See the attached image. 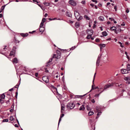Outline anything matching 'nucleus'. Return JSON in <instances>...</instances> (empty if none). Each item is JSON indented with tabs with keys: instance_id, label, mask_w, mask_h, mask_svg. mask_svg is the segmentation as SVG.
Returning <instances> with one entry per match:
<instances>
[{
	"instance_id": "nucleus-1",
	"label": "nucleus",
	"mask_w": 130,
	"mask_h": 130,
	"mask_svg": "<svg viewBox=\"0 0 130 130\" xmlns=\"http://www.w3.org/2000/svg\"><path fill=\"white\" fill-rule=\"evenodd\" d=\"M60 54H53L51 56V58L49 59V63L52 62L53 59H55L56 60L60 58Z\"/></svg>"
},
{
	"instance_id": "nucleus-2",
	"label": "nucleus",
	"mask_w": 130,
	"mask_h": 130,
	"mask_svg": "<svg viewBox=\"0 0 130 130\" xmlns=\"http://www.w3.org/2000/svg\"><path fill=\"white\" fill-rule=\"evenodd\" d=\"M74 14L76 19L78 21H79L82 19V17L81 16H79V14L77 11H75Z\"/></svg>"
},
{
	"instance_id": "nucleus-3",
	"label": "nucleus",
	"mask_w": 130,
	"mask_h": 130,
	"mask_svg": "<svg viewBox=\"0 0 130 130\" xmlns=\"http://www.w3.org/2000/svg\"><path fill=\"white\" fill-rule=\"evenodd\" d=\"M113 85L114 84L113 83H109L104 86V89L106 90L108 88H111L113 86Z\"/></svg>"
},
{
	"instance_id": "nucleus-4",
	"label": "nucleus",
	"mask_w": 130,
	"mask_h": 130,
	"mask_svg": "<svg viewBox=\"0 0 130 130\" xmlns=\"http://www.w3.org/2000/svg\"><path fill=\"white\" fill-rule=\"evenodd\" d=\"M102 56V54H100L98 56L96 63V66L97 67L99 66V63L100 62Z\"/></svg>"
},
{
	"instance_id": "nucleus-5",
	"label": "nucleus",
	"mask_w": 130,
	"mask_h": 130,
	"mask_svg": "<svg viewBox=\"0 0 130 130\" xmlns=\"http://www.w3.org/2000/svg\"><path fill=\"white\" fill-rule=\"evenodd\" d=\"M116 86L117 87H119L120 88H125L126 87V85L123 84H121L119 85L118 83H116Z\"/></svg>"
},
{
	"instance_id": "nucleus-6",
	"label": "nucleus",
	"mask_w": 130,
	"mask_h": 130,
	"mask_svg": "<svg viewBox=\"0 0 130 130\" xmlns=\"http://www.w3.org/2000/svg\"><path fill=\"white\" fill-rule=\"evenodd\" d=\"M124 79L125 81H126V83L128 84H130V76L125 77Z\"/></svg>"
},
{
	"instance_id": "nucleus-7",
	"label": "nucleus",
	"mask_w": 130,
	"mask_h": 130,
	"mask_svg": "<svg viewBox=\"0 0 130 130\" xmlns=\"http://www.w3.org/2000/svg\"><path fill=\"white\" fill-rule=\"evenodd\" d=\"M74 104L73 103H69L67 105V108L70 107V109H72L74 107V106H73Z\"/></svg>"
},
{
	"instance_id": "nucleus-8",
	"label": "nucleus",
	"mask_w": 130,
	"mask_h": 130,
	"mask_svg": "<svg viewBox=\"0 0 130 130\" xmlns=\"http://www.w3.org/2000/svg\"><path fill=\"white\" fill-rule=\"evenodd\" d=\"M42 79L43 81L47 83H48L49 82V79L48 77L46 76H43L42 78Z\"/></svg>"
},
{
	"instance_id": "nucleus-9",
	"label": "nucleus",
	"mask_w": 130,
	"mask_h": 130,
	"mask_svg": "<svg viewBox=\"0 0 130 130\" xmlns=\"http://www.w3.org/2000/svg\"><path fill=\"white\" fill-rule=\"evenodd\" d=\"M69 4L74 6H76V2L73 0H70L69 1Z\"/></svg>"
},
{
	"instance_id": "nucleus-10",
	"label": "nucleus",
	"mask_w": 130,
	"mask_h": 130,
	"mask_svg": "<svg viewBox=\"0 0 130 130\" xmlns=\"http://www.w3.org/2000/svg\"><path fill=\"white\" fill-rule=\"evenodd\" d=\"M102 109L103 108L102 106H97L96 107V110L97 112L101 111Z\"/></svg>"
},
{
	"instance_id": "nucleus-11",
	"label": "nucleus",
	"mask_w": 130,
	"mask_h": 130,
	"mask_svg": "<svg viewBox=\"0 0 130 130\" xmlns=\"http://www.w3.org/2000/svg\"><path fill=\"white\" fill-rule=\"evenodd\" d=\"M51 88H53L54 89H51L52 91L53 92L56 91L57 93H58L57 89L55 87H54L53 85H51Z\"/></svg>"
},
{
	"instance_id": "nucleus-12",
	"label": "nucleus",
	"mask_w": 130,
	"mask_h": 130,
	"mask_svg": "<svg viewBox=\"0 0 130 130\" xmlns=\"http://www.w3.org/2000/svg\"><path fill=\"white\" fill-rule=\"evenodd\" d=\"M121 72L123 74H125L127 73L128 71L125 69H122L121 70Z\"/></svg>"
},
{
	"instance_id": "nucleus-13",
	"label": "nucleus",
	"mask_w": 130,
	"mask_h": 130,
	"mask_svg": "<svg viewBox=\"0 0 130 130\" xmlns=\"http://www.w3.org/2000/svg\"><path fill=\"white\" fill-rule=\"evenodd\" d=\"M12 62L14 64L18 62V60L15 58L13 59Z\"/></svg>"
},
{
	"instance_id": "nucleus-14",
	"label": "nucleus",
	"mask_w": 130,
	"mask_h": 130,
	"mask_svg": "<svg viewBox=\"0 0 130 130\" xmlns=\"http://www.w3.org/2000/svg\"><path fill=\"white\" fill-rule=\"evenodd\" d=\"M40 32H43L44 31V28L43 26H41V25H40Z\"/></svg>"
},
{
	"instance_id": "nucleus-15",
	"label": "nucleus",
	"mask_w": 130,
	"mask_h": 130,
	"mask_svg": "<svg viewBox=\"0 0 130 130\" xmlns=\"http://www.w3.org/2000/svg\"><path fill=\"white\" fill-rule=\"evenodd\" d=\"M65 106L64 104H61V113L63 112V111L64 110Z\"/></svg>"
},
{
	"instance_id": "nucleus-16",
	"label": "nucleus",
	"mask_w": 130,
	"mask_h": 130,
	"mask_svg": "<svg viewBox=\"0 0 130 130\" xmlns=\"http://www.w3.org/2000/svg\"><path fill=\"white\" fill-rule=\"evenodd\" d=\"M46 20V19L45 18H43L42 21V22L40 25H41V26H43V23L44 22H45Z\"/></svg>"
},
{
	"instance_id": "nucleus-17",
	"label": "nucleus",
	"mask_w": 130,
	"mask_h": 130,
	"mask_svg": "<svg viewBox=\"0 0 130 130\" xmlns=\"http://www.w3.org/2000/svg\"><path fill=\"white\" fill-rule=\"evenodd\" d=\"M87 31L88 34H92V35L93 32V31L92 30L88 29Z\"/></svg>"
},
{
	"instance_id": "nucleus-18",
	"label": "nucleus",
	"mask_w": 130,
	"mask_h": 130,
	"mask_svg": "<svg viewBox=\"0 0 130 130\" xmlns=\"http://www.w3.org/2000/svg\"><path fill=\"white\" fill-rule=\"evenodd\" d=\"M101 50L103 47H104L105 46V44H101L99 45Z\"/></svg>"
},
{
	"instance_id": "nucleus-19",
	"label": "nucleus",
	"mask_w": 130,
	"mask_h": 130,
	"mask_svg": "<svg viewBox=\"0 0 130 130\" xmlns=\"http://www.w3.org/2000/svg\"><path fill=\"white\" fill-rule=\"evenodd\" d=\"M85 109L84 105H82L80 108L79 110H84Z\"/></svg>"
},
{
	"instance_id": "nucleus-20",
	"label": "nucleus",
	"mask_w": 130,
	"mask_h": 130,
	"mask_svg": "<svg viewBox=\"0 0 130 130\" xmlns=\"http://www.w3.org/2000/svg\"><path fill=\"white\" fill-rule=\"evenodd\" d=\"M98 113L97 115V116L96 118L98 119L100 116L102 112L101 111L98 112Z\"/></svg>"
},
{
	"instance_id": "nucleus-21",
	"label": "nucleus",
	"mask_w": 130,
	"mask_h": 130,
	"mask_svg": "<svg viewBox=\"0 0 130 130\" xmlns=\"http://www.w3.org/2000/svg\"><path fill=\"white\" fill-rule=\"evenodd\" d=\"M5 6L6 5H5L2 7L1 9H0V13H1L2 11L4 9Z\"/></svg>"
},
{
	"instance_id": "nucleus-22",
	"label": "nucleus",
	"mask_w": 130,
	"mask_h": 130,
	"mask_svg": "<svg viewBox=\"0 0 130 130\" xmlns=\"http://www.w3.org/2000/svg\"><path fill=\"white\" fill-rule=\"evenodd\" d=\"M99 19L101 21H103L104 20V17L102 16H100L99 17Z\"/></svg>"
},
{
	"instance_id": "nucleus-23",
	"label": "nucleus",
	"mask_w": 130,
	"mask_h": 130,
	"mask_svg": "<svg viewBox=\"0 0 130 130\" xmlns=\"http://www.w3.org/2000/svg\"><path fill=\"white\" fill-rule=\"evenodd\" d=\"M102 34L103 36H106L107 35V33L106 31H105L102 32Z\"/></svg>"
},
{
	"instance_id": "nucleus-24",
	"label": "nucleus",
	"mask_w": 130,
	"mask_h": 130,
	"mask_svg": "<svg viewBox=\"0 0 130 130\" xmlns=\"http://www.w3.org/2000/svg\"><path fill=\"white\" fill-rule=\"evenodd\" d=\"M127 69L128 71H129L130 70V64H127Z\"/></svg>"
},
{
	"instance_id": "nucleus-25",
	"label": "nucleus",
	"mask_w": 130,
	"mask_h": 130,
	"mask_svg": "<svg viewBox=\"0 0 130 130\" xmlns=\"http://www.w3.org/2000/svg\"><path fill=\"white\" fill-rule=\"evenodd\" d=\"M94 114L93 112L92 111H90L88 113V115L89 116H91L92 115Z\"/></svg>"
},
{
	"instance_id": "nucleus-26",
	"label": "nucleus",
	"mask_w": 130,
	"mask_h": 130,
	"mask_svg": "<svg viewBox=\"0 0 130 130\" xmlns=\"http://www.w3.org/2000/svg\"><path fill=\"white\" fill-rule=\"evenodd\" d=\"M0 98L2 99H4L5 97V95L4 94H3L1 96Z\"/></svg>"
},
{
	"instance_id": "nucleus-27",
	"label": "nucleus",
	"mask_w": 130,
	"mask_h": 130,
	"mask_svg": "<svg viewBox=\"0 0 130 130\" xmlns=\"http://www.w3.org/2000/svg\"><path fill=\"white\" fill-rule=\"evenodd\" d=\"M93 85H92V88H91V90L89 92H90L91 91V90H93V89H99V87H94V88H93Z\"/></svg>"
},
{
	"instance_id": "nucleus-28",
	"label": "nucleus",
	"mask_w": 130,
	"mask_h": 130,
	"mask_svg": "<svg viewBox=\"0 0 130 130\" xmlns=\"http://www.w3.org/2000/svg\"><path fill=\"white\" fill-rule=\"evenodd\" d=\"M122 89V90H121V92H123L125 91H126V87L125 88H121Z\"/></svg>"
},
{
	"instance_id": "nucleus-29",
	"label": "nucleus",
	"mask_w": 130,
	"mask_h": 130,
	"mask_svg": "<svg viewBox=\"0 0 130 130\" xmlns=\"http://www.w3.org/2000/svg\"><path fill=\"white\" fill-rule=\"evenodd\" d=\"M91 35H92V34H89V35H88L87 37H86L87 39H89L91 37Z\"/></svg>"
},
{
	"instance_id": "nucleus-30",
	"label": "nucleus",
	"mask_w": 130,
	"mask_h": 130,
	"mask_svg": "<svg viewBox=\"0 0 130 130\" xmlns=\"http://www.w3.org/2000/svg\"><path fill=\"white\" fill-rule=\"evenodd\" d=\"M116 29V27H115L113 26L110 28V29L112 30H115Z\"/></svg>"
},
{
	"instance_id": "nucleus-31",
	"label": "nucleus",
	"mask_w": 130,
	"mask_h": 130,
	"mask_svg": "<svg viewBox=\"0 0 130 130\" xmlns=\"http://www.w3.org/2000/svg\"><path fill=\"white\" fill-rule=\"evenodd\" d=\"M84 17L86 19V20H89L90 19L89 18L87 15H85L84 16Z\"/></svg>"
},
{
	"instance_id": "nucleus-32",
	"label": "nucleus",
	"mask_w": 130,
	"mask_h": 130,
	"mask_svg": "<svg viewBox=\"0 0 130 130\" xmlns=\"http://www.w3.org/2000/svg\"><path fill=\"white\" fill-rule=\"evenodd\" d=\"M75 25L76 28H78L79 26V24L78 22H76L75 23Z\"/></svg>"
},
{
	"instance_id": "nucleus-33",
	"label": "nucleus",
	"mask_w": 130,
	"mask_h": 130,
	"mask_svg": "<svg viewBox=\"0 0 130 130\" xmlns=\"http://www.w3.org/2000/svg\"><path fill=\"white\" fill-rule=\"evenodd\" d=\"M118 43L120 44V46L122 47H124V45H123L122 43L120 42H119Z\"/></svg>"
},
{
	"instance_id": "nucleus-34",
	"label": "nucleus",
	"mask_w": 130,
	"mask_h": 130,
	"mask_svg": "<svg viewBox=\"0 0 130 130\" xmlns=\"http://www.w3.org/2000/svg\"><path fill=\"white\" fill-rule=\"evenodd\" d=\"M66 14L69 17H70V16H71L70 13L68 12H66Z\"/></svg>"
},
{
	"instance_id": "nucleus-35",
	"label": "nucleus",
	"mask_w": 130,
	"mask_h": 130,
	"mask_svg": "<svg viewBox=\"0 0 130 130\" xmlns=\"http://www.w3.org/2000/svg\"><path fill=\"white\" fill-rule=\"evenodd\" d=\"M56 53H57V54H60V56H61V52L60 51L58 50H57L56 51Z\"/></svg>"
},
{
	"instance_id": "nucleus-36",
	"label": "nucleus",
	"mask_w": 130,
	"mask_h": 130,
	"mask_svg": "<svg viewBox=\"0 0 130 130\" xmlns=\"http://www.w3.org/2000/svg\"><path fill=\"white\" fill-rule=\"evenodd\" d=\"M100 95V94L99 93L96 94L95 95L94 97L96 98H98Z\"/></svg>"
},
{
	"instance_id": "nucleus-37",
	"label": "nucleus",
	"mask_w": 130,
	"mask_h": 130,
	"mask_svg": "<svg viewBox=\"0 0 130 130\" xmlns=\"http://www.w3.org/2000/svg\"><path fill=\"white\" fill-rule=\"evenodd\" d=\"M28 34H23L22 36L23 37H25L27 36H28Z\"/></svg>"
},
{
	"instance_id": "nucleus-38",
	"label": "nucleus",
	"mask_w": 130,
	"mask_h": 130,
	"mask_svg": "<svg viewBox=\"0 0 130 130\" xmlns=\"http://www.w3.org/2000/svg\"><path fill=\"white\" fill-rule=\"evenodd\" d=\"M76 47L75 46H73L70 48V50H73Z\"/></svg>"
},
{
	"instance_id": "nucleus-39",
	"label": "nucleus",
	"mask_w": 130,
	"mask_h": 130,
	"mask_svg": "<svg viewBox=\"0 0 130 130\" xmlns=\"http://www.w3.org/2000/svg\"><path fill=\"white\" fill-rule=\"evenodd\" d=\"M4 101L0 98V103H4Z\"/></svg>"
},
{
	"instance_id": "nucleus-40",
	"label": "nucleus",
	"mask_w": 130,
	"mask_h": 130,
	"mask_svg": "<svg viewBox=\"0 0 130 130\" xmlns=\"http://www.w3.org/2000/svg\"><path fill=\"white\" fill-rule=\"evenodd\" d=\"M10 119L11 121H13L14 120V118L12 116H11L10 118Z\"/></svg>"
},
{
	"instance_id": "nucleus-41",
	"label": "nucleus",
	"mask_w": 130,
	"mask_h": 130,
	"mask_svg": "<svg viewBox=\"0 0 130 130\" xmlns=\"http://www.w3.org/2000/svg\"><path fill=\"white\" fill-rule=\"evenodd\" d=\"M8 119H4L3 121L4 122H7L8 121Z\"/></svg>"
},
{
	"instance_id": "nucleus-42",
	"label": "nucleus",
	"mask_w": 130,
	"mask_h": 130,
	"mask_svg": "<svg viewBox=\"0 0 130 130\" xmlns=\"http://www.w3.org/2000/svg\"><path fill=\"white\" fill-rule=\"evenodd\" d=\"M95 41L96 42H99L100 41V40L98 38L96 39Z\"/></svg>"
},
{
	"instance_id": "nucleus-43",
	"label": "nucleus",
	"mask_w": 130,
	"mask_h": 130,
	"mask_svg": "<svg viewBox=\"0 0 130 130\" xmlns=\"http://www.w3.org/2000/svg\"><path fill=\"white\" fill-rule=\"evenodd\" d=\"M117 31H118V33L119 32H120L121 31V29L119 28L117 30Z\"/></svg>"
},
{
	"instance_id": "nucleus-44",
	"label": "nucleus",
	"mask_w": 130,
	"mask_h": 130,
	"mask_svg": "<svg viewBox=\"0 0 130 130\" xmlns=\"http://www.w3.org/2000/svg\"><path fill=\"white\" fill-rule=\"evenodd\" d=\"M114 9L115 10V11H117V7L116 6H114Z\"/></svg>"
},
{
	"instance_id": "nucleus-45",
	"label": "nucleus",
	"mask_w": 130,
	"mask_h": 130,
	"mask_svg": "<svg viewBox=\"0 0 130 130\" xmlns=\"http://www.w3.org/2000/svg\"><path fill=\"white\" fill-rule=\"evenodd\" d=\"M61 118L60 117L59 119V122H58V126L59 125V123H60V121L61 120Z\"/></svg>"
},
{
	"instance_id": "nucleus-46",
	"label": "nucleus",
	"mask_w": 130,
	"mask_h": 130,
	"mask_svg": "<svg viewBox=\"0 0 130 130\" xmlns=\"http://www.w3.org/2000/svg\"><path fill=\"white\" fill-rule=\"evenodd\" d=\"M64 116V114L63 113L62 114L60 115V117L61 118H62V117H63Z\"/></svg>"
},
{
	"instance_id": "nucleus-47",
	"label": "nucleus",
	"mask_w": 130,
	"mask_h": 130,
	"mask_svg": "<svg viewBox=\"0 0 130 130\" xmlns=\"http://www.w3.org/2000/svg\"><path fill=\"white\" fill-rule=\"evenodd\" d=\"M91 102L93 103H94L95 102V101L94 100V99H92L91 100Z\"/></svg>"
},
{
	"instance_id": "nucleus-48",
	"label": "nucleus",
	"mask_w": 130,
	"mask_h": 130,
	"mask_svg": "<svg viewBox=\"0 0 130 130\" xmlns=\"http://www.w3.org/2000/svg\"><path fill=\"white\" fill-rule=\"evenodd\" d=\"M92 1L94 2H95V3L96 4L97 3V1L96 0H91Z\"/></svg>"
},
{
	"instance_id": "nucleus-49",
	"label": "nucleus",
	"mask_w": 130,
	"mask_h": 130,
	"mask_svg": "<svg viewBox=\"0 0 130 130\" xmlns=\"http://www.w3.org/2000/svg\"><path fill=\"white\" fill-rule=\"evenodd\" d=\"M56 19V18H54L53 19H51V18H49V20L51 21V20H55Z\"/></svg>"
},
{
	"instance_id": "nucleus-50",
	"label": "nucleus",
	"mask_w": 130,
	"mask_h": 130,
	"mask_svg": "<svg viewBox=\"0 0 130 130\" xmlns=\"http://www.w3.org/2000/svg\"><path fill=\"white\" fill-rule=\"evenodd\" d=\"M38 75V73H36L35 74V76L36 77H37Z\"/></svg>"
},
{
	"instance_id": "nucleus-51",
	"label": "nucleus",
	"mask_w": 130,
	"mask_h": 130,
	"mask_svg": "<svg viewBox=\"0 0 130 130\" xmlns=\"http://www.w3.org/2000/svg\"><path fill=\"white\" fill-rule=\"evenodd\" d=\"M115 32L116 34H117L118 33V31H117V30H116V29L115 30Z\"/></svg>"
},
{
	"instance_id": "nucleus-52",
	"label": "nucleus",
	"mask_w": 130,
	"mask_h": 130,
	"mask_svg": "<svg viewBox=\"0 0 130 130\" xmlns=\"http://www.w3.org/2000/svg\"><path fill=\"white\" fill-rule=\"evenodd\" d=\"M10 56H13L14 55V54L12 53L11 52L10 53Z\"/></svg>"
},
{
	"instance_id": "nucleus-53",
	"label": "nucleus",
	"mask_w": 130,
	"mask_h": 130,
	"mask_svg": "<svg viewBox=\"0 0 130 130\" xmlns=\"http://www.w3.org/2000/svg\"><path fill=\"white\" fill-rule=\"evenodd\" d=\"M109 19L110 20H111V21H113L114 19H112L111 18H109Z\"/></svg>"
},
{
	"instance_id": "nucleus-54",
	"label": "nucleus",
	"mask_w": 130,
	"mask_h": 130,
	"mask_svg": "<svg viewBox=\"0 0 130 130\" xmlns=\"http://www.w3.org/2000/svg\"><path fill=\"white\" fill-rule=\"evenodd\" d=\"M90 5L91 6H92V7H93V6H94V4H90Z\"/></svg>"
},
{
	"instance_id": "nucleus-55",
	"label": "nucleus",
	"mask_w": 130,
	"mask_h": 130,
	"mask_svg": "<svg viewBox=\"0 0 130 130\" xmlns=\"http://www.w3.org/2000/svg\"><path fill=\"white\" fill-rule=\"evenodd\" d=\"M32 1L34 2H37V3H38L37 0H32Z\"/></svg>"
},
{
	"instance_id": "nucleus-56",
	"label": "nucleus",
	"mask_w": 130,
	"mask_h": 130,
	"mask_svg": "<svg viewBox=\"0 0 130 130\" xmlns=\"http://www.w3.org/2000/svg\"><path fill=\"white\" fill-rule=\"evenodd\" d=\"M111 38H108V39H106V40H107V41H109V40H111Z\"/></svg>"
},
{
	"instance_id": "nucleus-57",
	"label": "nucleus",
	"mask_w": 130,
	"mask_h": 130,
	"mask_svg": "<svg viewBox=\"0 0 130 130\" xmlns=\"http://www.w3.org/2000/svg\"><path fill=\"white\" fill-rule=\"evenodd\" d=\"M121 25L122 26H124L125 25V24H124V23H123L121 24Z\"/></svg>"
},
{
	"instance_id": "nucleus-58",
	"label": "nucleus",
	"mask_w": 130,
	"mask_h": 130,
	"mask_svg": "<svg viewBox=\"0 0 130 130\" xmlns=\"http://www.w3.org/2000/svg\"><path fill=\"white\" fill-rule=\"evenodd\" d=\"M14 126L15 127H19L18 125L17 124H15V125Z\"/></svg>"
},
{
	"instance_id": "nucleus-59",
	"label": "nucleus",
	"mask_w": 130,
	"mask_h": 130,
	"mask_svg": "<svg viewBox=\"0 0 130 130\" xmlns=\"http://www.w3.org/2000/svg\"><path fill=\"white\" fill-rule=\"evenodd\" d=\"M129 12V10H127L126 11V12L127 13H128Z\"/></svg>"
},
{
	"instance_id": "nucleus-60",
	"label": "nucleus",
	"mask_w": 130,
	"mask_h": 130,
	"mask_svg": "<svg viewBox=\"0 0 130 130\" xmlns=\"http://www.w3.org/2000/svg\"><path fill=\"white\" fill-rule=\"evenodd\" d=\"M110 3L109 2H108V3H107V6H108L109 5H110Z\"/></svg>"
},
{
	"instance_id": "nucleus-61",
	"label": "nucleus",
	"mask_w": 130,
	"mask_h": 130,
	"mask_svg": "<svg viewBox=\"0 0 130 130\" xmlns=\"http://www.w3.org/2000/svg\"><path fill=\"white\" fill-rule=\"evenodd\" d=\"M3 16V15L2 14H0V18H1Z\"/></svg>"
},
{
	"instance_id": "nucleus-62",
	"label": "nucleus",
	"mask_w": 130,
	"mask_h": 130,
	"mask_svg": "<svg viewBox=\"0 0 130 130\" xmlns=\"http://www.w3.org/2000/svg\"><path fill=\"white\" fill-rule=\"evenodd\" d=\"M100 29H101V31H102L103 30V28H102V27H100Z\"/></svg>"
},
{
	"instance_id": "nucleus-63",
	"label": "nucleus",
	"mask_w": 130,
	"mask_h": 130,
	"mask_svg": "<svg viewBox=\"0 0 130 130\" xmlns=\"http://www.w3.org/2000/svg\"><path fill=\"white\" fill-rule=\"evenodd\" d=\"M82 3L83 4H85V1H82Z\"/></svg>"
},
{
	"instance_id": "nucleus-64",
	"label": "nucleus",
	"mask_w": 130,
	"mask_h": 130,
	"mask_svg": "<svg viewBox=\"0 0 130 130\" xmlns=\"http://www.w3.org/2000/svg\"><path fill=\"white\" fill-rule=\"evenodd\" d=\"M47 15H48V14H47L46 13L45 14V15H44V17H46V16H47Z\"/></svg>"
}]
</instances>
